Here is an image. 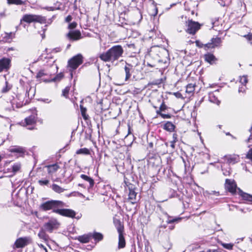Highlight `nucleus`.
<instances>
[{"label":"nucleus","instance_id":"18","mask_svg":"<svg viewBox=\"0 0 252 252\" xmlns=\"http://www.w3.org/2000/svg\"><path fill=\"white\" fill-rule=\"evenodd\" d=\"M1 41L4 42H10L15 36V33L13 32H4L2 34Z\"/></svg>","mask_w":252,"mask_h":252},{"label":"nucleus","instance_id":"47","mask_svg":"<svg viewBox=\"0 0 252 252\" xmlns=\"http://www.w3.org/2000/svg\"><path fill=\"white\" fill-rule=\"evenodd\" d=\"M238 210L242 213H246L247 212H250L252 210V208L251 209L250 208L246 207L245 208H239Z\"/></svg>","mask_w":252,"mask_h":252},{"label":"nucleus","instance_id":"55","mask_svg":"<svg viewBox=\"0 0 252 252\" xmlns=\"http://www.w3.org/2000/svg\"><path fill=\"white\" fill-rule=\"evenodd\" d=\"M72 19V18L71 15H68L66 17V18L65 19V21L66 22L69 23V22H70L71 21Z\"/></svg>","mask_w":252,"mask_h":252},{"label":"nucleus","instance_id":"2","mask_svg":"<svg viewBox=\"0 0 252 252\" xmlns=\"http://www.w3.org/2000/svg\"><path fill=\"white\" fill-rule=\"evenodd\" d=\"M54 62L55 61H52V63L50 66L47 65L40 70L36 74V78L46 83L51 82L52 76L57 72L58 69Z\"/></svg>","mask_w":252,"mask_h":252},{"label":"nucleus","instance_id":"33","mask_svg":"<svg viewBox=\"0 0 252 252\" xmlns=\"http://www.w3.org/2000/svg\"><path fill=\"white\" fill-rule=\"evenodd\" d=\"M76 154L77 155H88L90 154V152L88 149L86 148H84L77 150L76 152Z\"/></svg>","mask_w":252,"mask_h":252},{"label":"nucleus","instance_id":"60","mask_svg":"<svg viewBox=\"0 0 252 252\" xmlns=\"http://www.w3.org/2000/svg\"><path fill=\"white\" fill-rule=\"evenodd\" d=\"M223 174L225 176H227V175H229L230 172L228 171H225V172L224 171L223 172Z\"/></svg>","mask_w":252,"mask_h":252},{"label":"nucleus","instance_id":"61","mask_svg":"<svg viewBox=\"0 0 252 252\" xmlns=\"http://www.w3.org/2000/svg\"><path fill=\"white\" fill-rule=\"evenodd\" d=\"M46 9L50 11H53L54 10V8L52 7H48L45 8Z\"/></svg>","mask_w":252,"mask_h":252},{"label":"nucleus","instance_id":"29","mask_svg":"<svg viewBox=\"0 0 252 252\" xmlns=\"http://www.w3.org/2000/svg\"><path fill=\"white\" fill-rule=\"evenodd\" d=\"M51 188L54 191L58 193H61L66 190L56 184H52Z\"/></svg>","mask_w":252,"mask_h":252},{"label":"nucleus","instance_id":"23","mask_svg":"<svg viewBox=\"0 0 252 252\" xmlns=\"http://www.w3.org/2000/svg\"><path fill=\"white\" fill-rule=\"evenodd\" d=\"M204 59L205 61L208 63H209L211 64H213L215 63L217 61V58L215 57V56L211 53H208L204 55Z\"/></svg>","mask_w":252,"mask_h":252},{"label":"nucleus","instance_id":"56","mask_svg":"<svg viewBox=\"0 0 252 252\" xmlns=\"http://www.w3.org/2000/svg\"><path fill=\"white\" fill-rule=\"evenodd\" d=\"M202 101V100H200L198 101V102H196L195 103L194 108H196L199 107L200 106Z\"/></svg>","mask_w":252,"mask_h":252},{"label":"nucleus","instance_id":"36","mask_svg":"<svg viewBox=\"0 0 252 252\" xmlns=\"http://www.w3.org/2000/svg\"><path fill=\"white\" fill-rule=\"evenodd\" d=\"M209 100L210 102L217 104L218 105L220 104V101L213 94H210Z\"/></svg>","mask_w":252,"mask_h":252},{"label":"nucleus","instance_id":"7","mask_svg":"<svg viewBox=\"0 0 252 252\" xmlns=\"http://www.w3.org/2000/svg\"><path fill=\"white\" fill-rule=\"evenodd\" d=\"M186 32L189 34H194L200 28V25L199 23L189 20L187 22Z\"/></svg>","mask_w":252,"mask_h":252},{"label":"nucleus","instance_id":"4","mask_svg":"<svg viewBox=\"0 0 252 252\" xmlns=\"http://www.w3.org/2000/svg\"><path fill=\"white\" fill-rule=\"evenodd\" d=\"M21 21L27 23L37 22L40 24H45L46 23V19L45 17L35 14H25L23 16Z\"/></svg>","mask_w":252,"mask_h":252},{"label":"nucleus","instance_id":"3","mask_svg":"<svg viewBox=\"0 0 252 252\" xmlns=\"http://www.w3.org/2000/svg\"><path fill=\"white\" fill-rule=\"evenodd\" d=\"M64 206V203L62 201L51 200L41 204L39 208L44 211L50 210L58 209L59 207H62Z\"/></svg>","mask_w":252,"mask_h":252},{"label":"nucleus","instance_id":"51","mask_svg":"<svg viewBox=\"0 0 252 252\" xmlns=\"http://www.w3.org/2000/svg\"><path fill=\"white\" fill-rule=\"evenodd\" d=\"M245 38H246L248 40H252V33H249L247 35H245L244 36Z\"/></svg>","mask_w":252,"mask_h":252},{"label":"nucleus","instance_id":"57","mask_svg":"<svg viewBox=\"0 0 252 252\" xmlns=\"http://www.w3.org/2000/svg\"><path fill=\"white\" fill-rule=\"evenodd\" d=\"M205 252H219L217 249H208Z\"/></svg>","mask_w":252,"mask_h":252},{"label":"nucleus","instance_id":"40","mask_svg":"<svg viewBox=\"0 0 252 252\" xmlns=\"http://www.w3.org/2000/svg\"><path fill=\"white\" fill-rule=\"evenodd\" d=\"M38 183L40 186H48L49 184V180L47 179H42L38 181Z\"/></svg>","mask_w":252,"mask_h":252},{"label":"nucleus","instance_id":"34","mask_svg":"<svg viewBox=\"0 0 252 252\" xmlns=\"http://www.w3.org/2000/svg\"><path fill=\"white\" fill-rule=\"evenodd\" d=\"M63 74L61 72L57 74L55 77H52L51 82H58L61 81L63 78Z\"/></svg>","mask_w":252,"mask_h":252},{"label":"nucleus","instance_id":"1","mask_svg":"<svg viewBox=\"0 0 252 252\" xmlns=\"http://www.w3.org/2000/svg\"><path fill=\"white\" fill-rule=\"evenodd\" d=\"M123 53V47L117 45L113 46L106 52L100 54L99 58L103 62L113 63L122 57Z\"/></svg>","mask_w":252,"mask_h":252},{"label":"nucleus","instance_id":"8","mask_svg":"<svg viewBox=\"0 0 252 252\" xmlns=\"http://www.w3.org/2000/svg\"><path fill=\"white\" fill-rule=\"evenodd\" d=\"M150 54L152 56L156 55L160 58L163 57L167 58L168 55L167 50L159 46L152 47L150 51Z\"/></svg>","mask_w":252,"mask_h":252},{"label":"nucleus","instance_id":"11","mask_svg":"<svg viewBox=\"0 0 252 252\" xmlns=\"http://www.w3.org/2000/svg\"><path fill=\"white\" fill-rule=\"evenodd\" d=\"M11 66V60L6 58L0 59V73L2 71H7Z\"/></svg>","mask_w":252,"mask_h":252},{"label":"nucleus","instance_id":"44","mask_svg":"<svg viewBox=\"0 0 252 252\" xmlns=\"http://www.w3.org/2000/svg\"><path fill=\"white\" fill-rule=\"evenodd\" d=\"M167 106L166 105L164 104V103L163 102L160 107H159V108L158 110L157 111V113H161L162 111H163L164 110H165L166 109H167Z\"/></svg>","mask_w":252,"mask_h":252},{"label":"nucleus","instance_id":"19","mask_svg":"<svg viewBox=\"0 0 252 252\" xmlns=\"http://www.w3.org/2000/svg\"><path fill=\"white\" fill-rule=\"evenodd\" d=\"M221 43V39L220 37H216L213 38L211 40V42L209 43L206 45L208 48H214L218 47L220 45Z\"/></svg>","mask_w":252,"mask_h":252},{"label":"nucleus","instance_id":"48","mask_svg":"<svg viewBox=\"0 0 252 252\" xmlns=\"http://www.w3.org/2000/svg\"><path fill=\"white\" fill-rule=\"evenodd\" d=\"M158 115H160L163 119H169L171 118V115L170 114H163L161 112L160 113H157Z\"/></svg>","mask_w":252,"mask_h":252},{"label":"nucleus","instance_id":"42","mask_svg":"<svg viewBox=\"0 0 252 252\" xmlns=\"http://www.w3.org/2000/svg\"><path fill=\"white\" fill-rule=\"evenodd\" d=\"M240 82L242 86H246V84L248 83L247 76L244 75L242 77H240Z\"/></svg>","mask_w":252,"mask_h":252},{"label":"nucleus","instance_id":"58","mask_svg":"<svg viewBox=\"0 0 252 252\" xmlns=\"http://www.w3.org/2000/svg\"><path fill=\"white\" fill-rule=\"evenodd\" d=\"M38 246H39L40 248H43V249L45 250V252H47V249H46V248H45V247H44L42 244H38Z\"/></svg>","mask_w":252,"mask_h":252},{"label":"nucleus","instance_id":"24","mask_svg":"<svg viewBox=\"0 0 252 252\" xmlns=\"http://www.w3.org/2000/svg\"><path fill=\"white\" fill-rule=\"evenodd\" d=\"M114 223L117 230L118 233H123L124 229V225L120 221V220L118 219H114Z\"/></svg>","mask_w":252,"mask_h":252},{"label":"nucleus","instance_id":"5","mask_svg":"<svg viewBox=\"0 0 252 252\" xmlns=\"http://www.w3.org/2000/svg\"><path fill=\"white\" fill-rule=\"evenodd\" d=\"M83 62V56L81 54H79L73 57L68 60L67 63V67L69 68V70L72 72L75 70Z\"/></svg>","mask_w":252,"mask_h":252},{"label":"nucleus","instance_id":"10","mask_svg":"<svg viewBox=\"0 0 252 252\" xmlns=\"http://www.w3.org/2000/svg\"><path fill=\"white\" fill-rule=\"evenodd\" d=\"M31 242L30 237H22L18 239L15 242L14 246L16 248H23Z\"/></svg>","mask_w":252,"mask_h":252},{"label":"nucleus","instance_id":"62","mask_svg":"<svg viewBox=\"0 0 252 252\" xmlns=\"http://www.w3.org/2000/svg\"><path fill=\"white\" fill-rule=\"evenodd\" d=\"M251 140H252V134L250 135L249 138L248 139V142H250Z\"/></svg>","mask_w":252,"mask_h":252},{"label":"nucleus","instance_id":"13","mask_svg":"<svg viewBox=\"0 0 252 252\" xmlns=\"http://www.w3.org/2000/svg\"><path fill=\"white\" fill-rule=\"evenodd\" d=\"M225 188L230 192L234 193L236 192L237 185L233 180L226 179L225 183Z\"/></svg>","mask_w":252,"mask_h":252},{"label":"nucleus","instance_id":"27","mask_svg":"<svg viewBox=\"0 0 252 252\" xmlns=\"http://www.w3.org/2000/svg\"><path fill=\"white\" fill-rule=\"evenodd\" d=\"M126 246V241L123 233L119 234L118 249H123Z\"/></svg>","mask_w":252,"mask_h":252},{"label":"nucleus","instance_id":"21","mask_svg":"<svg viewBox=\"0 0 252 252\" xmlns=\"http://www.w3.org/2000/svg\"><path fill=\"white\" fill-rule=\"evenodd\" d=\"M221 19L220 18H215L212 21V28L216 31H220L222 25L221 24Z\"/></svg>","mask_w":252,"mask_h":252},{"label":"nucleus","instance_id":"12","mask_svg":"<svg viewBox=\"0 0 252 252\" xmlns=\"http://www.w3.org/2000/svg\"><path fill=\"white\" fill-rule=\"evenodd\" d=\"M127 199L133 204L136 203L138 201L137 193L135 191L134 188H133V185H130V186L128 187Z\"/></svg>","mask_w":252,"mask_h":252},{"label":"nucleus","instance_id":"16","mask_svg":"<svg viewBox=\"0 0 252 252\" xmlns=\"http://www.w3.org/2000/svg\"><path fill=\"white\" fill-rule=\"evenodd\" d=\"M224 158L229 164H234L240 160L239 156L237 155L226 156Z\"/></svg>","mask_w":252,"mask_h":252},{"label":"nucleus","instance_id":"28","mask_svg":"<svg viewBox=\"0 0 252 252\" xmlns=\"http://www.w3.org/2000/svg\"><path fill=\"white\" fill-rule=\"evenodd\" d=\"M45 230H43V229H40L39 231L38 236L39 238L42 240H43L44 242H48L49 237V236L46 233Z\"/></svg>","mask_w":252,"mask_h":252},{"label":"nucleus","instance_id":"59","mask_svg":"<svg viewBox=\"0 0 252 252\" xmlns=\"http://www.w3.org/2000/svg\"><path fill=\"white\" fill-rule=\"evenodd\" d=\"M43 102H45V103H50L51 100H49V99L47 98V99H42V100Z\"/></svg>","mask_w":252,"mask_h":252},{"label":"nucleus","instance_id":"43","mask_svg":"<svg viewBox=\"0 0 252 252\" xmlns=\"http://www.w3.org/2000/svg\"><path fill=\"white\" fill-rule=\"evenodd\" d=\"M221 245L223 246V247L226 249L231 250L233 249V244L231 243H221Z\"/></svg>","mask_w":252,"mask_h":252},{"label":"nucleus","instance_id":"30","mask_svg":"<svg viewBox=\"0 0 252 252\" xmlns=\"http://www.w3.org/2000/svg\"><path fill=\"white\" fill-rule=\"evenodd\" d=\"M80 177L84 180L88 182L90 184V188H92L94 185V180L93 179L91 178L89 176H88L87 175H84V174H81L80 175Z\"/></svg>","mask_w":252,"mask_h":252},{"label":"nucleus","instance_id":"22","mask_svg":"<svg viewBox=\"0 0 252 252\" xmlns=\"http://www.w3.org/2000/svg\"><path fill=\"white\" fill-rule=\"evenodd\" d=\"M45 167L47 169L48 174L51 175L57 172L60 168L59 166L57 163L46 165Z\"/></svg>","mask_w":252,"mask_h":252},{"label":"nucleus","instance_id":"35","mask_svg":"<svg viewBox=\"0 0 252 252\" xmlns=\"http://www.w3.org/2000/svg\"><path fill=\"white\" fill-rule=\"evenodd\" d=\"M195 85L193 84H189L186 87V92L188 94H191L194 91V88Z\"/></svg>","mask_w":252,"mask_h":252},{"label":"nucleus","instance_id":"64","mask_svg":"<svg viewBox=\"0 0 252 252\" xmlns=\"http://www.w3.org/2000/svg\"><path fill=\"white\" fill-rule=\"evenodd\" d=\"M250 132H251V134H252V126H251V127L250 128V130H249Z\"/></svg>","mask_w":252,"mask_h":252},{"label":"nucleus","instance_id":"54","mask_svg":"<svg viewBox=\"0 0 252 252\" xmlns=\"http://www.w3.org/2000/svg\"><path fill=\"white\" fill-rule=\"evenodd\" d=\"M174 94L177 98H183L182 94L179 92L175 93Z\"/></svg>","mask_w":252,"mask_h":252},{"label":"nucleus","instance_id":"17","mask_svg":"<svg viewBox=\"0 0 252 252\" xmlns=\"http://www.w3.org/2000/svg\"><path fill=\"white\" fill-rule=\"evenodd\" d=\"M124 70L126 74L125 81L126 82L129 80L131 76V73L133 71V66L130 64L126 63L124 67Z\"/></svg>","mask_w":252,"mask_h":252},{"label":"nucleus","instance_id":"45","mask_svg":"<svg viewBox=\"0 0 252 252\" xmlns=\"http://www.w3.org/2000/svg\"><path fill=\"white\" fill-rule=\"evenodd\" d=\"M70 87L67 86L63 90L62 92V95L65 97H67L69 91L70 90Z\"/></svg>","mask_w":252,"mask_h":252},{"label":"nucleus","instance_id":"49","mask_svg":"<svg viewBox=\"0 0 252 252\" xmlns=\"http://www.w3.org/2000/svg\"><path fill=\"white\" fill-rule=\"evenodd\" d=\"M76 26L77 24L76 22H72L69 24L68 28L69 29H73L76 28Z\"/></svg>","mask_w":252,"mask_h":252},{"label":"nucleus","instance_id":"14","mask_svg":"<svg viewBox=\"0 0 252 252\" xmlns=\"http://www.w3.org/2000/svg\"><path fill=\"white\" fill-rule=\"evenodd\" d=\"M36 118L34 115H31L25 119V122L27 126H28V129L32 130L34 129V125L35 124Z\"/></svg>","mask_w":252,"mask_h":252},{"label":"nucleus","instance_id":"39","mask_svg":"<svg viewBox=\"0 0 252 252\" xmlns=\"http://www.w3.org/2000/svg\"><path fill=\"white\" fill-rule=\"evenodd\" d=\"M9 4L23 5L24 2L21 0H7Z\"/></svg>","mask_w":252,"mask_h":252},{"label":"nucleus","instance_id":"52","mask_svg":"<svg viewBox=\"0 0 252 252\" xmlns=\"http://www.w3.org/2000/svg\"><path fill=\"white\" fill-rule=\"evenodd\" d=\"M247 157L252 160V149L250 150L249 151L248 154L247 155Z\"/></svg>","mask_w":252,"mask_h":252},{"label":"nucleus","instance_id":"38","mask_svg":"<svg viewBox=\"0 0 252 252\" xmlns=\"http://www.w3.org/2000/svg\"><path fill=\"white\" fill-rule=\"evenodd\" d=\"M12 88V85L9 84L8 82L6 80L5 82V86L2 88L1 92L5 93L8 92Z\"/></svg>","mask_w":252,"mask_h":252},{"label":"nucleus","instance_id":"15","mask_svg":"<svg viewBox=\"0 0 252 252\" xmlns=\"http://www.w3.org/2000/svg\"><path fill=\"white\" fill-rule=\"evenodd\" d=\"M66 36L71 40H77L82 38L81 32L78 30L69 32L66 34Z\"/></svg>","mask_w":252,"mask_h":252},{"label":"nucleus","instance_id":"50","mask_svg":"<svg viewBox=\"0 0 252 252\" xmlns=\"http://www.w3.org/2000/svg\"><path fill=\"white\" fill-rule=\"evenodd\" d=\"M174 140L171 141L170 146L174 149L175 148V143L176 142V137H175V134L173 135Z\"/></svg>","mask_w":252,"mask_h":252},{"label":"nucleus","instance_id":"25","mask_svg":"<svg viewBox=\"0 0 252 252\" xmlns=\"http://www.w3.org/2000/svg\"><path fill=\"white\" fill-rule=\"evenodd\" d=\"M91 239V233L87 234H84L79 236L78 237V240L82 243H87L90 241Z\"/></svg>","mask_w":252,"mask_h":252},{"label":"nucleus","instance_id":"53","mask_svg":"<svg viewBox=\"0 0 252 252\" xmlns=\"http://www.w3.org/2000/svg\"><path fill=\"white\" fill-rule=\"evenodd\" d=\"M246 90V86H242L241 87H240L239 88V92H242L244 93L245 92Z\"/></svg>","mask_w":252,"mask_h":252},{"label":"nucleus","instance_id":"41","mask_svg":"<svg viewBox=\"0 0 252 252\" xmlns=\"http://www.w3.org/2000/svg\"><path fill=\"white\" fill-rule=\"evenodd\" d=\"M181 220L180 218H176L175 219H172L171 217H168L167 220H166V222L168 224L173 223L174 222H177Z\"/></svg>","mask_w":252,"mask_h":252},{"label":"nucleus","instance_id":"31","mask_svg":"<svg viewBox=\"0 0 252 252\" xmlns=\"http://www.w3.org/2000/svg\"><path fill=\"white\" fill-rule=\"evenodd\" d=\"M175 126L174 125L170 122H166L163 126V128L168 131H173L175 129Z\"/></svg>","mask_w":252,"mask_h":252},{"label":"nucleus","instance_id":"63","mask_svg":"<svg viewBox=\"0 0 252 252\" xmlns=\"http://www.w3.org/2000/svg\"><path fill=\"white\" fill-rule=\"evenodd\" d=\"M128 134L130 133V126L129 125H128Z\"/></svg>","mask_w":252,"mask_h":252},{"label":"nucleus","instance_id":"20","mask_svg":"<svg viewBox=\"0 0 252 252\" xmlns=\"http://www.w3.org/2000/svg\"><path fill=\"white\" fill-rule=\"evenodd\" d=\"M8 150L11 153H16L20 154H24L26 151L24 148L18 146H11Z\"/></svg>","mask_w":252,"mask_h":252},{"label":"nucleus","instance_id":"46","mask_svg":"<svg viewBox=\"0 0 252 252\" xmlns=\"http://www.w3.org/2000/svg\"><path fill=\"white\" fill-rule=\"evenodd\" d=\"M80 109L82 117L85 120H87L88 119V116L86 114V109L81 105L80 106Z\"/></svg>","mask_w":252,"mask_h":252},{"label":"nucleus","instance_id":"6","mask_svg":"<svg viewBox=\"0 0 252 252\" xmlns=\"http://www.w3.org/2000/svg\"><path fill=\"white\" fill-rule=\"evenodd\" d=\"M60 225V223L58 220L56 219L52 218L44 224L43 227L46 231L51 233L54 230L58 229Z\"/></svg>","mask_w":252,"mask_h":252},{"label":"nucleus","instance_id":"37","mask_svg":"<svg viewBox=\"0 0 252 252\" xmlns=\"http://www.w3.org/2000/svg\"><path fill=\"white\" fill-rule=\"evenodd\" d=\"M21 167V165L20 163L17 162L14 163L12 167V172L13 174H15L16 172L20 170Z\"/></svg>","mask_w":252,"mask_h":252},{"label":"nucleus","instance_id":"9","mask_svg":"<svg viewBox=\"0 0 252 252\" xmlns=\"http://www.w3.org/2000/svg\"><path fill=\"white\" fill-rule=\"evenodd\" d=\"M53 212L57 213L61 216L73 218L76 215L74 211L69 209H54Z\"/></svg>","mask_w":252,"mask_h":252},{"label":"nucleus","instance_id":"32","mask_svg":"<svg viewBox=\"0 0 252 252\" xmlns=\"http://www.w3.org/2000/svg\"><path fill=\"white\" fill-rule=\"evenodd\" d=\"M93 238L96 242H99L103 238V235L99 232H94L91 233V238Z\"/></svg>","mask_w":252,"mask_h":252},{"label":"nucleus","instance_id":"26","mask_svg":"<svg viewBox=\"0 0 252 252\" xmlns=\"http://www.w3.org/2000/svg\"><path fill=\"white\" fill-rule=\"evenodd\" d=\"M239 194L243 200L248 202H252V195L244 192L240 189H239Z\"/></svg>","mask_w":252,"mask_h":252}]
</instances>
